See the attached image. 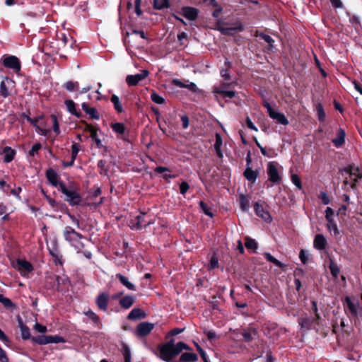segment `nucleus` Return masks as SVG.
I'll return each instance as SVG.
<instances>
[{"label":"nucleus","instance_id":"nucleus-1","mask_svg":"<svg viewBox=\"0 0 362 362\" xmlns=\"http://www.w3.org/2000/svg\"><path fill=\"white\" fill-rule=\"evenodd\" d=\"M341 173L349 175L344 181V185L346 190L348 188L352 190H356L359 181L362 179V170L360 168L355 165H349L341 170Z\"/></svg>","mask_w":362,"mask_h":362},{"label":"nucleus","instance_id":"nucleus-2","mask_svg":"<svg viewBox=\"0 0 362 362\" xmlns=\"http://www.w3.org/2000/svg\"><path fill=\"white\" fill-rule=\"evenodd\" d=\"M63 236L65 240L67 241L78 253L83 251L85 246L82 242V240L85 239L83 235L76 232L71 226H66L63 230Z\"/></svg>","mask_w":362,"mask_h":362},{"label":"nucleus","instance_id":"nucleus-3","mask_svg":"<svg viewBox=\"0 0 362 362\" xmlns=\"http://www.w3.org/2000/svg\"><path fill=\"white\" fill-rule=\"evenodd\" d=\"M61 192L66 196V201L71 206L79 205L82 201L78 191L74 187H66L64 183H59Z\"/></svg>","mask_w":362,"mask_h":362},{"label":"nucleus","instance_id":"nucleus-4","mask_svg":"<svg viewBox=\"0 0 362 362\" xmlns=\"http://www.w3.org/2000/svg\"><path fill=\"white\" fill-rule=\"evenodd\" d=\"M263 106L267 109V113L272 119L283 125H287L288 124V120L286 116L283 113L273 109L268 101L264 100Z\"/></svg>","mask_w":362,"mask_h":362},{"label":"nucleus","instance_id":"nucleus-5","mask_svg":"<svg viewBox=\"0 0 362 362\" xmlns=\"http://www.w3.org/2000/svg\"><path fill=\"white\" fill-rule=\"evenodd\" d=\"M325 218L327 221V228L329 232H333L335 236L339 235V230L337 224L334 221V212L330 207H327L325 209Z\"/></svg>","mask_w":362,"mask_h":362},{"label":"nucleus","instance_id":"nucleus-6","mask_svg":"<svg viewBox=\"0 0 362 362\" xmlns=\"http://www.w3.org/2000/svg\"><path fill=\"white\" fill-rule=\"evenodd\" d=\"M267 173L269 180L274 184H279L281 176L278 170L277 165L274 162H269L267 166Z\"/></svg>","mask_w":362,"mask_h":362},{"label":"nucleus","instance_id":"nucleus-7","mask_svg":"<svg viewBox=\"0 0 362 362\" xmlns=\"http://www.w3.org/2000/svg\"><path fill=\"white\" fill-rule=\"evenodd\" d=\"M13 267L18 269L23 276H26L33 269L32 264L25 259H17Z\"/></svg>","mask_w":362,"mask_h":362},{"label":"nucleus","instance_id":"nucleus-8","mask_svg":"<svg viewBox=\"0 0 362 362\" xmlns=\"http://www.w3.org/2000/svg\"><path fill=\"white\" fill-rule=\"evenodd\" d=\"M160 358L167 362H170L174 358L172 351V341L159 346Z\"/></svg>","mask_w":362,"mask_h":362},{"label":"nucleus","instance_id":"nucleus-9","mask_svg":"<svg viewBox=\"0 0 362 362\" xmlns=\"http://www.w3.org/2000/svg\"><path fill=\"white\" fill-rule=\"evenodd\" d=\"M149 74L148 71L144 69L141 73L135 75H128L126 78V82L129 86H134L145 79Z\"/></svg>","mask_w":362,"mask_h":362},{"label":"nucleus","instance_id":"nucleus-10","mask_svg":"<svg viewBox=\"0 0 362 362\" xmlns=\"http://www.w3.org/2000/svg\"><path fill=\"white\" fill-rule=\"evenodd\" d=\"M154 325L151 322H144L138 325L136 328V335L139 337L147 336L153 329Z\"/></svg>","mask_w":362,"mask_h":362},{"label":"nucleus","instance_id":"nucleus-11","mask_svg":"<svg viewBox=\"0 0 362 362\" xmlns=\"http://www.w3.org/2000/svg\"><path fill=\"white\" fill-rule=\"evenodd\" d=\"M3 64L5 67L12 69L16 72L21 69V64L19 59L15 56H9L4 58Z\"/></svg>","mask_w":362,"mask_h":362},{"label":"nucleus","instance_id":"nucleus-12","mask_svg":"<svg viewBox=\"0 0 362 362\" xmlns=\"http://www.w3.org/2000/svg\"><path fill=\"white\" fill-rule=\"evenodd\" d=\"M235 82H232L230 83H223L221 85V87L215 88L214 89V93L223 95L225 97L233 98L235 95V92L233 90H227L226 88L231 85L235 84Z\"/></svg>","mask_w":362,"mask_h":362},{"label":"nucleus","instance_id":"nucleus-13","mask_svg":"<svg viewBox=\"0 0 362 362\" xmlns=\"http://www.w3.org/2000/svg\"><path fill=\"white\" fill-rule=\"evenodd\" d=\"M255 211L256 214L262 218L263 220H264L266 222H271L272 220V218L269 213L268 211L265 210L264 207L259 204L258 202H256L254 205Z\"/></svg>","mask_w":362,"mask_h":362},{"label":"nucleus","instance_id":"nucleus-14","mask_svg":"<svg viewBox=\"0 0 362 362\" xmlns=\"http://www.w3.org/2000/svg\"><path fill=\"white\" fill-rule=\"evenodd\" d=\"M244 25L240 22L236 23L234 27L224 28L218 25L217 28V30L220 31L222 34L228 35H233L234 31H243L244 30Z\"/></svg>","mask_w":362,"mask_h":362},{"label":"nucleus","instance_id":"nucleus-15","mask_svg":"<svg viewBox=\"0 0 362 362\" xmlns=\"http://www.w3.org/2000/svg\"><path fill=\"white\" fill-rule=\"evenodd\" d=\"M199 10L191 6H185L182 8V14L189 21H194L199 16Z\"/></svg>","mask_w":362,"mask_h":362},{"label":"nucleus","instance_id":"nucleus-16","mask_svg":"<svg viewBox=\"0 0 362 362\" xmlns=\"http://www.w3.org/2000/svg\"><path fill=\"white\" fill-rule=\"evenodd\" d=\"M109 295L107 293H100L96 298L95 303L99 309L106 311L107 309Z\"/></svg>","mask_w":362,"mask_h":362},{"label":"nucleus","instance_id":"nucleus-17","mask_svg":"<svg viewBox=\"0 0 362 362\" xmlns=\"http://www.w3.org/2000/svg\"><path fill=\"white\" fill-rule=\"evenodd\" d=\"M81 107L82 110L89 116L90 118L97 120L100 119V115L95 107H89L88 103H83L81 104Z\"/></svg>","mask_w":362,"mask_h":362},{"label":"nucleus","instance_id":"nucleus-18","mask_svg":"<svg viewBox=\"0 0 362 362\" xmlns=\"http://www.w3.org/2000/svg\"><path fill=\"white\" fill-rule=\"evenodd\" d=\"M46 177H47V180H49V182L54 187H57L58 185L59 186V183H61V182H59V180H58L59 175L54 170H53L52 168H49V170H47L46 172Z\"/></svg>","mask_w":362,"mask_h":362},{"label":"nucleus","instance_id":"nucleus-19","mask_svg":"<svg viewBox=\"0 0 362 362\" xmlns=\"http://www.w3.org/2000/svg\"><path fill=\"white\" fill-rule=\"evenodd\" d=\"M12 83L8 78H4L0 83V95L7 98L9 95L8 87Z\"/></svg>","mask_w":362,"mask_h":362},{"label":"nucleus","instance_id":"nucleus-20","mask_svg":"<svg viewBox=\"0 0 362 362\" xmlns=\"http://www.w3.org/2000/svg\"><path fill=\"white\" fill-rule=\"evenodd\" d=\"M172 341V351L173 357L180 354L183 350H189L190 348L187 344L182 341L177 342L176 344H173V341Z\"/></svg>","mask_w":362,"mask_h":362},{"label":"nucleus","instance_id":"nucleus-21","mask_svg":"<svg viewBox=\"0 0 362 362\" xmlns=\"http://www.w3.org/2000/svg\"><path fill=\"white\" fill-rule=\"evenodd\" d=\"M346 133L344 129H339L337 137L332 139V143L335 147H341L345 142Z\"/></svg>","mask_w":362,"mask_h":362},{"label":"nucleus","instance_id":"nucleus-22","mask_svg":"<svg viewBox=\"0 0 362 362\" xmlns=\"http://www.w3.org/2000/svg\"><path fill=\"white\" fill-rule=\"evenodd\" d=\"M79 151L80 145L76 143H73L71 145V160L69 163H63V166L69 167L73 165Z\"/></svg>","mask_w":362,"mask_h":362},{"label":"nucleus","instance_id":"nucleus-23","mask_svg":"<svg viewBox=\"0 0 362 362\" xmlns=\"http://www.w3.org/2000/svg\"><path fill=\"white\" fill-rule=\"evenodd\" d=\"M146 317V313L140 308H134L129 313L127 318L131 320L143 319Z\"/></svg>","mask_w":362,"mask_h":362},{"label":"nucleus","instance_id":"nucleus-24","mask_svg":"<svg viewBox=\"0 0 362 362\" xmlns=\"http://www.w3.org/2000/svg\"><path fill=\"white\" fill-rule=\"evenodd\" d=\"M2 153L4 154V161L5 163H10L14 159L16 151L9 146H6L4 148Z\"/></svg>","mask_w":362,"mask_h":362},{"label":"nucleus","instance_id":"nucleus-25","mask_svg":"<svg viewBox=\"0 0 362 362\" xmlns=\"http://www.w3.org/2000/svg\"><path fill=\"white\" fill-rule=\"evenodd\" d=\"M326 239L323 235L317 234L315 235L313 243L315 248L320 250H324L326 247Z\"/></svg>","mask_w":362,"mask_h":362},{"label":"nucleus","instance_id":"nucleus-26","mask_svg":"<svg viewBox=\"0 0 362 362\" xmlns=\"http://www.w3.org/2000/svg\"><path fill=\"white\" fill-rule=\"evenodd\" d=\"M345 301L347 305V308H348L350 313L351 314V315L354 317H357L358 308V303L353 302L349 297H346Z\"/></svg>","mask_w":362,"mask_h":362},{"label":"nucleus","instance_id":"nucleus-27","mask_svg":"<svg viewBox=\"0 0 362 362\" xmlns=\"http://www.w3.org/2000/svg\"><path fill=\"white\" fill-rule=\"evenodd\" d=\"M66 107L67 108V110L72 115H75L78 118L81 117V112L78 111L76 109V104L75 103L71 100H66L64 102Z\"/></svg>","mask_w":362,"mask_h":362},{"label":"nucleus","instance_id":"nucleus-28","mask_svg":"<svg viewBox=\"0 0 362 362\" xmlns=\"http://www.w3.org/2000/svg\"><path fill=\"white\" fill-rule=\"evenodd\" d=\"M116 277L119 279L122 284L130 291H136V286L130 282L127 277L121 274H117Z\"/></svg>","mask_w":362,"mask_h":362},{"label":"nucleus","instance_id":"nucleus-29","mask_svg":"<svg viewBox=\"0 0 362 362\" xmlns=\"http://www.w3.org/2000/svg\"><path fill=\"white\" fill-rule=\"evenodd\" d=\"M242 335L245 341L249 342L257 336V330L253 327H250L247 329H244Z\"/></svg>","mask_w":362,"mask_h":362},{"label":"nucleus","instance_id":"nucleus-30","mask_svg":"<svg viewBox=\"0 0 362 362\" xmlns=\"http://www.w3.org/2000/svg\"><path fill=\"white\" fill-rule=\"evenodd\" d=\"M135 299L131 296H125L119 300V305L124 309H128L134 304Z\"/></svg>","mask_w":362,"mask_h":362},{"label":"nucleus","instance_id":"nucleus-31","mask_svg":"<svg viewBox=\"0 0 362 362\" xmlns=\"http://www.w3.org/2000/svg\"><path fill=\"white\" fill-rule=\"evenodd\" d=\"M180 360L182 362H195L198 360V356L194 353L185 352L180 356Z\"/></svg>","mask_w":362,"mask_h":362},{"label":"nucleus","instance_id":"nucleus-32","mask_svg":"<svg viewBox=\"0 0 362 362\" xmlns=\"http://www.w3.org/2000/svg\"><path fill=\"white\" fill-rule=\"evenodd\" d=\"M258 175H259L258 171L253 170L250 167H247L244 172V175H245V178L247 180L251 181V182H255L256 180V179L257 178Z\"/></svg>","mask_w":362,"mask_h":362},{"label":"nucleus","instance_id":"nucleus-33","mask_svg":"<svg viewBox=\"0 0 362 362\" xmlns=\"http://www.w3.org/2000/svg\"><path fill=\"white\" fill-rule=\"evenodd\" d=\"M110 100L113 103L114 107L117 112L121 113V112H124L123 107H122L120 100L117 95L113 94L111 96Z\"/></svg>","mask_w":362,"mask_h":362},{"label":"nucleus","instance_id":"nucleus-34","mask_svg":"<svg viewBox=\"0 0 362 362\" xmlns=\"http://www.w3.org/2000/svg\"><path fill=\"white\" fill-rule=\"evenodd\" d=\"M170 7L168 0H154L153 8L157 10H162Z\"/></svg>","mask_w":362,"mask_h":362},{"label":"nucleus","instance_id":"nucleus-35","mask_svg":"<svg viewBox=\"0 0 362 362\" xmlns=\"http://www.w3.org/2000/svg\"><path fill=\"white\" fill-rule=\"evenodd\" d=\"M329 269L330 270L331 274L334 278H337L339 276L340 272L339 267L332 259H329Z\"/></svg>","mask_w":362,"mask_h":362},{"label":"nucleus","instance_id":"nucleus-36","mask_svg":"<svg viewBox=\"0 0 362 362\" xmlns=\"http://www.w3.org/2000/svg\"><path fill=\"white\" fill-rule=\"evenodd\" d=\"M240 208L243 211H247L250 208V199L247 196L241 194L240 196Z\"/></svg>","mask_w":362,"mask_h":362},{"label":"nucleus","instance_id":"nucleus-37","mask_svg":"<svg viewBox=\"0 0 362 362\" xmlns=\"http://www.w3.org/2000/svg\"><path fill=\"white\" fill-rule=\"evenodd\" d=\"M122 354L124 358V362H132L131 351L129 347L127 344H123Z\"/></svg>","mask_w":362,"mask_h":362},{"label":"nucleus","instance_id":"nucleus-38","mask_svg":"<svg viewBox=\"0 0 362 362\" xmlns=\"http://www.w3.org/2000/svg\"><path fill=\"white\" fill-rule=\"evenodd\" d=\"M245 245L247 249L252 250L253 252H255L257 247V244L256 241L254 239L250 238H245Z\"/></svg>","mask_w":362,"mask_h":362},{"label":"nucleus","instance_id":"nucleus-39","mask_svg":"<svg viewBox=\"0 0 362 362\" xmlns=\"http://www.w3.org/2000/svg\"><path fill=\"white\" fill-rule=\"evenodd\" d=\"M21 337L23 339H28L30 337V329L22 321L20 322Z\"/></svg>","mask_w":362,"mask_h":362},{"label":"nucleus","instance_id":"nucleus-40","mask_svg":"<svg viewBox=\"0 0 362 362\" xmlns=\"http://www.w3.org/2000/svg\"><path fill=\"white\" fill-rule=\"evenodd\" d=\"M0 303H1L6 308H11L13 309L16 308L15 305L12 303V301L4 296L2 294L0 293Z\"/></svg>","mask_w":362,"mask_h":362},{"label":"nucleus","instance_id":"nucleus-41","mask_svg":"<svg viewBox=\"0 0 362 362\" xmlns=\"http://www.w3.org/2000/svg\"><path fill=\"white\" fill-rule=\"evenodd\" d=\"M264 255L267 261L272 262L276 266H277L280 268H282L284 267V264L281 262H279L277 259H276L274 257H273L270 253L265 252Z\"/></svg>","mask_w":362,"mask_h":362},{"label":"nucleus","instance_id":"nucleus-42","mask_svg":"<svg viewBox=\"0 0 362 362\" xmlns=\"http://www.w3.org/2000/svg\"><path fill=\"white\" fill-rule=\"evenodd\" d=\"M112 129L118 134H123L125 132V127L122 123H115L112 124Z\"/></svg>","mask_w":362,"mask_h":362},{"label":"nucleus","instance_id":"nucleus-43","mask_svg":"<svg viewBox=\"0 0 362 362\" xmlns=\"http://www.w3.org/2000/svg\"><path fill=\"white\" fill-rule=\"evenodd\" d=\"M144 214L137 216V223H136V228L137 229L141 228L142 227H146V226H149L150 224L152 223V222H151V221H146V222L144 221Z\"/></svg>","mask_w":362,"mask_h":362},{"label":"nucleus","instance_id":"nucleus-44","mask_svg":"<svg viewBox=\"0 0 362 362\" xmlns=\"http://www.w3.org/2000/svg\"><path fill=\"white\" fill-rule=\"evenodd\" d=\"M151 99L153 102L158 105H161L165 103V99L161 95L155 92L151 93Z\"/></svg>","mask_w":362,"mask_h":362},{"label":"nucleus","instance_id":"nucleus-45","mask_svg":"<svg viewBox=\"0 0 362 362\" xmlns=\"http://www.w3.org/2000/svg\"><path fill=\"white\" fill-rule=\"evenodd\" d=\"M78 82H74L71 81H67L64 83V87L68 90V91H73L74 90H77L78 88Z\"/></svg>","mask_w":362,"mask_h":362},{"label":"nucleus","instance_id":"nucleus-46","mask_svg":"<svg viewBox=\"0 0 362 362\" xmlns=\"http://www.w3.org/2000/svg\"><path fill=\"white\" fill-rule=\"evenodd\" d=\"M222 145V139L220 134H216V142L214 144V148L218 153V155L221 156V146Z\"/></svg>","mask_w":362,"mask_h":362},{"label":"nucleus","instance_id":"nucleus-47","mask_svg":"<svg viewBox=\"0 0 362 362\" xmlns=\"http://www.w3.org/2000/svg\"><path fill=\"white\" fill-rule=\"evenodd\" d=\"M33 340L39 344H50L49 336H38L37 337L33 338Z\"/></svg>","mask_w":362,"mask_h":362},{"label":"nucleus","instance_id":"nucleus-48","mask_svg":"<svg viewBox=\"0 0 362 362\" xmlns=\"http://www.w3.org/2000/svg\"><path fill=\"white\" fill-rule=\"evenodd\" d=\"M84 314L90 318L93 322L98 323L100 321L99 317L91 310L84 312Z\"/></svg>","mask_w":362,"mask_h":362},{"label":"nucleus","instance_id":"nucleus-49","mask_svg":"<svg viewBox=\"0 0 362 362\" xmlns=\"http://www.w3.org/2000/svg\"><path fill=\"white\" fill-rule=\"evenodd\" d=\"M291 180L292 183L298 189H302V184H301L300 179L299 178V177L296 174H292L291 176Z\"/></svg>","mask_w":362,"mask_h":362},{"label":"nucleus","instance_id":"nucleus-50","mask_svg":"<svg viewBox=\"0 0 362 362\" xmlns=\"http://www.w3.org/2000/svg\"><path fill=\"white\" fill-rule=\"evenodd\" d=\"M199 206L206 215H207L210 217H213L214 214L211 213L209 207L205 202H204L203 201H201L199 202Z\"/></svg>","mask_w":362,"mask_h":362},{"label":"nucleus","instance_id":"nucleus-51","mask_svg":"<svg viewBox=\"0 0 362 362\" xmlns=\"http://www.w3.org/2000/svg\"><path fill=\"white\" fill-rule=\"evenodd\" d=\"M51 119L53 122V131L56 133L57 135L60 134L59 125L57 121V117L54 115H51Z\"/></svg>","mask_w":362,"mask_h":362},{"label":"nucleus","instance_id":"nucleus-52","mask_svg":"<svg viewBox=\"0 0 362 362\" xmlns=\"http://www.w3.org/2000/svg\"><path fill=\"white\" fill-rule=\"evenodd\" d=\"M98 131H95V132H92V134L90 135V137L91 139L95 142L96 146L99 148H100L103 146L101 140L98 136Z\"/></svg>","mask_w":362,"mask_h":362},{"label":"nucleus","instance_id":"nucleus-53","mask_svg":"<svg viewBox=\"0 0 362 362\" xmlns=\"http://www.w3.org/2000/svg\"><path fill=\"white\" fill-rule=\"evenodd\" d=\"M257 36H259L262 37L267 43L269 44V47L271 48L273 47V44L274 42V40L268 35L264 34V33H257Z\"/></svg>","mask_w":362,"mask_h":362},{"label":"nucleus","instance_id":"nucleus-54","mask_svg":"<svg viewBox=\"0 0 362 362\" xmlns=\"http://www.w3.org/2000/svg\"><path fill=\"white\" fill-rule=\"evenodd\" d=\"M318 197L320 199H321L322 204L325 205H327L330 202L329 197L325 192L321 191Z\"/></svg>","mask_w":362,"mask_h":362},{"label":"nucleus","instance_id":"nucleus-55","mask_svg":"<svg viewBox=\"0 0 362 362\" xmlns=\"http://www.w3.org/2000/svg\"><path fill=\"white\" fill-rule=\"evenodd\" d=\"M49 340L50 343H61L64 342L65 340L62 337L60 336H49Z\"/></svg>","mask_w":362,"mask_h":362},{"label":"nucleus","instance_id":"nucleus-56","mask_svg":"<svg viewBox=\"0 0 362 362\" xmlns=\"http://www.w3.org/2000/svg\"><path fill=\"white\" fill-rule=\"evenodd\" d=\"M40 148H41V144L40 143H36L32 146L30 151H29V154L31 156H34L35 155V153H37Z\"/></svg>","mask_w":362,"mask_h":362},{"label":"nucleus","instance_id":"nucleus-57","mask_svg":"<svg viewBox=\"0 0 362 362\" xmlns=\"http://www.w3.org/2000/svg\"><path fill=\"white\" fill-rule=\"evenodd\" d=\"M59 38L62 41L64 45H66L70 40H72L69 35L65 33H61L59 35Z\"/></svg>","mask_w":362,"mask_h":362},{"label":"nucleus","instance_id":"nucleus-58","mask_svg":"<svg viewBox=\"0 0 362 362\" xmlns=\"http://www.w3.org/2000/svg\"><path fill=\"white\" fill-rule=\"evenodd\" d=\"M317 116L320 121L322 122L325 119V112L320 105L317 107Z\"/></svg>","mask_w":362,"mask_h":362},{"label":"nucleus","instance_id":"nucleus-59","mask_svg":"<svg viewBox=\"0 0 362 362\" xmlns=\"http://www.w3.org/2000/svg\"><path fill=\"white\" fill-rule=\"evenodd\" d=\"M312 322L313 321L309 318H303L300 320L299 324L301 326V327L309 328L312 324Z\"/></svg>","mask_w":362,"mask_h":362},{"label":"nucleus","instance_id":"nucleus-60","mask_svg":"<svg viewBox=\"0 0 362 362\" xmlns=\"http://www.w3.org/2000/svg\"><path fill=\"white\" fill-rule=\"evenodd\" d=\"M218 266V260L216 256H212L209 264V269H212Z\"/></svg>","mask_w":362,"mask_h":362},{"label":"nucleus","instance_id":"nucleus-61","mask_svg":"<svg viewBox=\"0 0 362 362\" xmlns=\"http://www.w3.org/2000/svg\"><path fill=\"white\" fill-rule=\"evenodd\" d=\"M189 189V185L187 182H182L180 185V191L182 194H185Z\"/></svg>","mask_w":362,"mask_h":362},{"label":"nucleus","instance_id":"nucleus-62","mask_svg":"<svg viewBox=\"0 0 362 362\" xmlns=\"http://www.w3.org/2000/svg\"><path fill=\"white\" fill-rule=\"evenodd\" d=\"M0 361L1 362H8V358L6 352L0 346Z\"/></svg>","mask_w":362,"mask_h":362},{"label":"nucleus","instance_id":"nucleus-63","mask_svg":"<svg viewBox=\"0 0 362 362\" xmlns=\"http://www.w3.org/2000/svg\"><path fill=\"white\" fill-rule=\"evenodd\" d=\"M299 258L303 264H305L308 261V254L303 250H301L299 254Z\"/></svg>","mask_w":362,"mask_h":362},{"label":"nucleus","instance_id":"nucleus-64","mask_svg":"<svg viewBox=\"0 0 362 362\" xmlns=\"http://www.w3.org/2000/svg\"><path fill=\"white\" fill-rule=\"evenodd\" d=\"M246 124H247V127L249 129H250L252 130H254L255 132L258 131L257 128L253 124V122H252L251 119L250 117H248L246 118Z\"/></svg>","mask_w":362,"mask_h":362}]
</instances>
